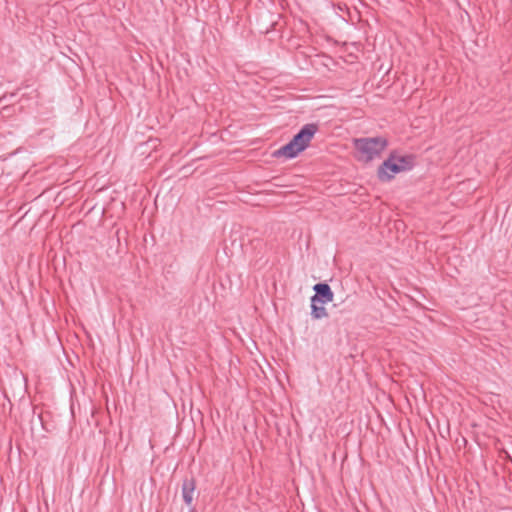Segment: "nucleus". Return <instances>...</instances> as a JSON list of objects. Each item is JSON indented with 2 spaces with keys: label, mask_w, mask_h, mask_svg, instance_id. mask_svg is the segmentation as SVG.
<instances>
[{
  "label": "nucleus",
  "mask_w": 512,
  "mask_h": 512,
  "mask_svg": "<svg viewBox=\"0 0 512 512\" xmlns=\"http://www.w3.org/2000/svg\"><path fill=\"white\" fill-rule=\"evenodd\" d=\"M354 148L359 153L358 160L365 163L379 158L382 152L388 147V139L382 136L355 138Z\"/></svg>",
  "instance_id": "1"
},
{
  "label": "nucleus",
  "mask_w": 512,
  "mask_h": 512,
  "mask_svg": "<svg viewBox=\"0 0 512 512\" xmlns=\"http://www.w3.org/2000/svg\"><path fill=\"white\" fill-rule=\"evenodd\" d=\"M395 161V156L390 152L388 158L378 167L377 177L380 181H390L396 174L404 172Z\"/></svg>",
  "instance_id": "2"
},
{
  "label": "nucleus",
  "mask_w": 512,
  "mask_h": 512,
  "mask_svg": "<svg viewBox=\"0 0 512 512\" xmlns=\"http://www.w3.org/2000/svg\"><path fill=\"white\" fill-rule=\"evenodd\" d=\"M319 125L317 123L305 124L291 139L303 151L309 146L310 141L318 132Z\"/></svg>",
  "instance_id": "3"
},
{
  "label": "nucleus",
  "mask_w": 512,
  "mask_h": 512,
  "mask_svg": "<svg viewBox=\"0 0 512 512\" xmlns=\"http://www.w3.org/2000/svg\"><path fill=\"white\" fill-rule=\"evenodd\" d=\"M315 294L311 297V302H319L325 305L333 301L334 293L326 282H320L313 286Z\"/></svg>",
  "instance_id": "4"
},
{
  "label": "nucleus",
  "mask_w": 512,
  "mask_h": 512,
  "mask_svg": "<svg viewBox=\"0 0 512 512\" xmlns=\"http://www.w3.org/2000/svg\"><path fill=\"white\" fill-rule=\"evenodd\" d=\"M303 150L300 149L292 140L281 148L273 152L274 157H285L286 159H293L298 156Z\"/></svg>",
  "instance_id": "5"
},
{
  "label": "nucleus",
  "mask_w": 512,
  "mask_h": 512,
  "mask_svg": "<svg viewBox=\"0 0 512 512\" xmlns=\"http://www.w3.org/2000/svg\"><path fill=\"white\" fill-rule=\"evenodd\" d=\"M395 156V162L402 168L403 171H409L416 165V156L414 154L400 155L396 150L391 151Z\"/></svg>",
  "instance_id": "6"
},
{
  "label": "nucleus",
  "mask_w": 512,
  "mask_h": 512,
  "mask_svg": "<svg viewBox=\"0 0 512 512\" xmlns=\"http://www.w3.org/2000/svg\"><path fill=\"white\" fill-rule=\"evenodd\" d=\"M196 488V482L193 477L185 478L182 483V497L184 502L190 506L193 501V494Z\"/></svg>",
  "instance_id": "7"
},
{
  "label": "nucleus",
  "mask_w": 512,
  "mask_h": 512,
  "mask_svg": "<svg viewBox=\"0 0 512 512\" xmlns=\"http://www.w3.org/2000/svg\"><path fill=\"white\" fill-rule=\"evenodd\" d=\"M319 302H311V316L313 319H322L328 316V313L325 307L321 304L318 305Z\"/></svg>",
  "instance_id": "8"
},
{
  "label": "nucleus",
  "mask_w": 512,
  "mask_h": 512,
  "mask_svg": "<svg viewBox=\"0 0 512 512\" xmlns=\"http://www.w3.org/2000/svg\"><path fill=\"white\" fill-rule=\"evenodd\" d=\"M190 512H197L195 509H192Z\"/></svg>",
  "instance_id": "9"
}]
</instances>
